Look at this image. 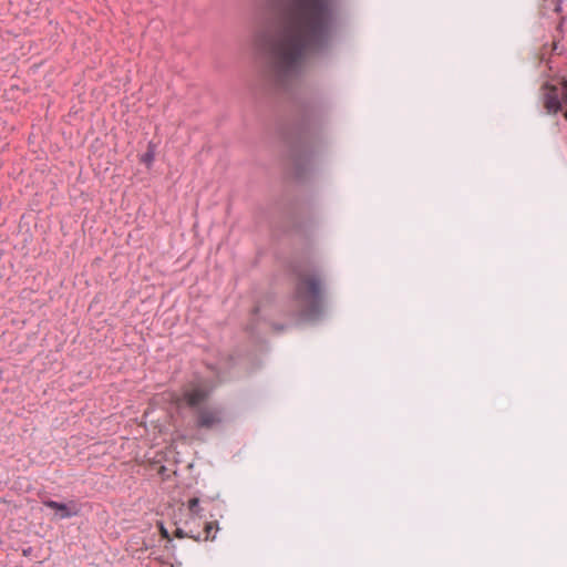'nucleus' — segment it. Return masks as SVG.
I'll use <instances>...</instances> for the list:
<instances>
[{
	"instance_id": "f257e3e1",
	"label": "nucleus",
	"mask_w": 567,
	"mask_h": 567,
	"mask_svg": "<svg viewBox=\"0 0 567 567\" xmlns=\"http://www.w3.org/2000/svg\"><path fill=\"white\" fill-rule=\"evenodd\" d=\"M274 17L257 43L267 53L268 75L278 89H287L300 75L306 56L324 52L336 27L334 0H267Z\"/></svg>"
},
{
	"instance_id": "f03ea898",
	"label": "nucleus",
	"mask_w": 567,
	"mask_h": 567,
	"mask_svg": "<svg viewBox=\"0 0 567 567\" xmlns=\"http://www.w3.org/2000/svg\"><path fill=\"white\" fill-rule=\"evenodd\" d=\"M292 302L295 316L302 320H316L322 315L321 280L316 274H298Z\"/></svg>"
},
{
	"instance_id": "7ed1b4c3",
	"label": "nucleus",
	"mask_w": 567,
	"mask_h": 567,
	"mask_svg": "<svg viewBox=\"0 0 567 567\" xmlns=\"http://www.w3.org/2000/svg\"><path fill=\"white\" fill-rule=\"evenodd\" d=\"M544 105L548 113H557L564 103L567 106V80L561 83V89L553 85H545ZM567 118V109L565 112Z\"/></svg>"
},
{
	"instance_id": "20e7f679",
	"label": "nucleus",
	"mask_w": 567,
	"mask_h": 567,
	"mask_svg": "<svg viewBox=\"0 0 567 567\" xmlns=\"http://www.w3.org/2000/svg\"><path fill=\"white\" fill-rule=\"evenodd\" d=\"M42 504L53 512L55 519H68L79 515L81 507L76 501H69L65 503H59L52 499L44 498Z\"/></svg>"
},
{
	"instance_id": "39448f33",
	"label": "nucleus",
	"mask_w": 567,
	"mask_h": 567,
	"mask_svg": "<svg viewBox=\"0 0 567 567\" xmlns=\"http://www.w3.org/2000/svg\"><path fill=\"white\" fill-rule=\"evenodd\" d=\"M221 420V411L219 409H203L198 412L197 425L210 429L219 424Z\"/></svg>"
},
{
	"instance_id": "423d86ee",
	"label": "nucleus",
	"mask_w": 567,
	"mask_h": 567,
	"mask_svg": "<svg viewBox=\"0 0 567 567\" xmlns=\"http://www.w3.org/2000/svg\"><path fill=\"white\" fill-rule=\"evenodd\" d=\"M207 396H208V391L200 385L195 386L194 389L185 392V400H186L187 404L193 408H195V406L199 405L202 402H204Z\"/></svg>"
},
{
	"instance_id": "0eeeda50",
	"label": "nucleus",
	"mask_w": 567,
	"mask_h": 567,
	"mask_svg": "<svg viewBox=\"0 0 567 567\" xmlns=\"http://www.w3.org/2000/svg\"><path fill=\"white\" fill-rule=\"evenodd\" d=\"M214 528H216V530L218 529L216 523H213V522L206 523L205 528H204V537H202V539L203 540H214L216 538V532L213 534Z\"/></svg>"
},
{
	"instance_id": "6e6552de",
	"label": "nucleus",
	"mask_w": 567,
	"mask_h": 567,
	"mask_svg": "<svg viewBox=\"0 0 567 567\" xmlns=\"http://www.w3.org/2000/svg\"><path fill=\"white\" fill-rule=\"evenodd\" d=\"M188 509L195 516L202 515V508L199 506V498L193 497L188 501Z\"/></svg>"
},
{
	"instance_id": "1a4fd4ad",
	"label": "nucleus",
	"mask_w": 567,
	"mask_h": 567,
	"mask_svg": "<svg viewBox=\"0 0 567 567\" xmlns=\"http://www.w3.org/2000/svg\"><path fill=\"white\" fill-rule=\"evenodd\" d=\"M175 536L178 537V538L189 537V538H193V539H195L197 542L202 540V534L200 533L193 534L192 532H185L182 528H176Z\"/></svg>"
},
{
	"instance_id": "9d476101",
	"label": "nucleus",
	"mask_w": 567,
	"mask_h": 567,
	"mask_svg": "<svg viewBox=\"0 0 567 567\" xmlns=\"http://www.w3.org/2000/svg\"><path fill=\"white\" fill-rule=\"evenodd\" d=\"M155 158V151L154 146L152 144L148 145V150L145 154L142 156V162L146 165H151Z\"/></svg>"
},
{
	"instance_id": "9b49d317",
	"label": "nucleus",
	"mask_w": 567,
	"mask_h": 567,
	"mask_svg": "<svg viewBox=\"0 0 567 567\" xmlns=\"http://www.w3.org/2000/svg\"><path fill=\"white\" fill-rule=\"evenodd\" d=\"M161 533H162L163 537H165L167 539L169 538L168 532L163 527V525L161 526Z\"/></svg>"
}]
</instances>
